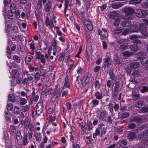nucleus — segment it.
I'll list each match as a JSON object with an SVG mask.
<instances>
[{"instance_id": "f257e3e1", "label": "nucleus", "mask_w": 148, "mask_h": 148, "mask_svg": "<svg viewBox=\"0 0 148 148\" xmlns=\"http://www.w3.org/2000/svg\"><path fill=\"white\" fill-rule=\"evenodd\" d=\"M121 25L123 27H127L131 25L130 29H127L122 31V34L124 35H126L130 32H138V31L142 29L141 27L143 28V30L141 31V33L143 36V38H146L147 36V33L145 27H143V24H140L138 23H134L133 24L131 25L130 22L129 21H123L121 23Z\"/></svg>"}, {"instance_id": "f03ea898", "label": "nucleus", "mask_w": 148, "mask_h": 148, "mask_svg": "<svg viewBox=\"0 0 148 148\" xmlns=\"http://www.w3.org/2000/svg\"><path fill=\"white\" fill-rule=\"evenodd\" d=\"M20 124L22 125H23L25 128L26 129L28 128L30 131H32L34 130V126L32 124L29 123V119L28 117H26L24 121L21 120Z\"/></svg>"}, {"instance_id": "7ed1b4c3", "label": "nucleus", "mask_w": 148, "mask_h": 148, "mask_svg": "<svg viewBox=\"0 0 148 148\" xmlns=\"http://www.w3.org/2000/svg\"><path fill=\"white\" fill-rule=\"evenodd\" d=\"M123 12L126 14L125 17V21L126 19H127L130 18L129 16V15L134 14L135 12L134 10L132 8L129 7H125L123 9Z\"/></svg>"}, {"instance_id": "20e7f679", "label": "nucleus", "mask_w": 148, "mask_h": 148, "mask_svg": "<svg viewBox=\"0 0 148 148\" xmlns=\"http://www.w3.org/2000/svg\"><path fill=\"white\" fill-rule=\"evenodd\" d=\"M109 17L114 20V25L115 26L118 25L120 23L119 18V14L116 12H110L109 14Z\"/></svg>"}, {"instance_id": "39448f33", "label": "nucleus", "mask_w": 148, "mask_h": 148, "mask_svg": "<svg viewBox=\"0 0 148 148\" xmlns=\"http://www.w3.org/2000/svg\"><path fill=\"white\" fill-rule=\"evenodd\" d=\"M6 31L7 34L12 32L16 33L18 32V29L16 26H14L11 27L10 25H8L7 26Z\"/></svg>"}, {"instance_id": "423d86ee", "label": "nucleus", "mask_w": 148, "mask_h": 148, "mask_svg": "<svg viewBox=\"0 0 148 148\" xmlns=\"http://www.w3.org/2000/svg\"><path fill=\"white\" fill-rule=\"evenodd\" d=\"M102 31L99 30L98 31V34L100 35L101 39L104 40L108 36L107 30L105 28H102Z\"/></svg>"}, {"instance_id": "0eeeda50", "label": "nucleus", "mask_w": 148, "mask_h": 148, "mask_svg": "<svg viewBox=\"0 0 148 148\" xmlns=\"http://www.w3.org/2000/svg\"><path fill=\"white\" fill-rule=\"evenodd\" d=\"M43 108L42 103L41 102H38L36 106V113L39 114L41 113L42 111Z\"/></svg>"}, {"instance_id": "6e6552de", "label": "nucleus", "mask_w": 148, "mask_h": 148, "mask_svg": "<svg viewBox=\"0 0 148 148\" xmlns=\"http://www.w3.org/2000/svg\"><path fill=\"white\" fill-rule=\"evenodd\" d=\"M36 58L37 59H40L41 62L43 64H44L45 63V58L44 56L41 54L39 52H37L36 53Z\"/></svg>"}, {"instance_id": "1a4fd4ad", "label": "nucleus", "mask_w": 148, "mask_h": 148, "mask_svg": "<svg viewBox=\"0 0 148 148\" xmlns=\"http://www.w3.org/2000/svg\"><path fill=\"white\" fill-rule=\"evenodd\" d=\"M84 23L88 30L90 31L92 30V25L90 21L87 20L85 19L84 21Z\"/></svg>"}, {"instance_id": "9d476101", "label": "nucleus", "mask_w": 148, "mask_h": 148, "mask_svg": "<svg viewBox=\"0 0 148 148\" xmlns=\"http://www.w3.org/2000/svg\"><path fill=\"white\" fill-rule=\"evenodd\" d=\"M10 1L11 0H4V8H3L2 12L5 16L6 14H5L6 12V9H8V7L7 6V5L8 3H10ZM8 8H10L9 7Z\"/></svg>"}, {"instance_id": "9b49d317", "label": "nucleus", "mask_w": 148, "mask_h": 148, "mask_svg": "<svg viewBox=\"0 0 148 148\" xmlns=\"http://www.w3.org/2000/svg\"><path fill=\"white\" fill-rule=\"evenodd\" d=\"M139 64L137 62H132L130 64V69H127V71L128 72H130L131 71L132 69L137 68L139 67Z\"/></svg>"}, {"instance_id": "f8f14e48", "label": "nucleus", "mask_w": 148, "mask_h": 148, "mask_svg": "<svg viewBox=\"0 0 148 148\" xmlns=\"http://www.w3.org/2000/svg\"><path fill=\"white\" fill-rule=\"evenodd\" d=\"M135 12H136V15L137 16L142 18L145 17V14L144 13L143 11L141 9H136Z\"/></svg>"}, {"instance_id": "ddd939ff", "label": "nucleus", "mask_w": 148, "mask_h": 148, "mask_svg": "<svg viewBox=\"0 0 148 148\" xmlns=\"http://www.w3.org/2000/svg\"><path fill=\"white\" fill-rule=\"evenodd\" d=\"M140 138V139H142L143 141H146L148 140V130H146L143 132L141 135Z\"/></svg>"}, {"instance_id": "4468645a", "label": "nucleus", "mask_w": 148, "mask_h": 148, "mask_svg": "<svg viewBox=\"0 0 148 148\" xmlns=\"http://www.w3.org/2000/svg\"><path fill=\"white\" fill-rule=\"evenodd\" d=\"M124 4V2H115L112 4V7L113 8L117 9L122 6Z\"/></svg>"}, {"instance_id": "2eb2a0df", "label": "nucleus", "mask_w": 148, "mask_h": 148, "mask_svg": "<svg viewBox=\"0 0 148 148\" xmlns=\"http://www.w3.org/2000/svg\"><path fill=\"white\" fill-rule=\"evenodd\" d=\"M90 80V78L88 76L84 77L81 80V82L83 86H85L88 82Z\"/></svg>"}, {"instance_id": "dca6fc26", "label": "nucleus", "mask_w": 148, "mask_h": 148, "mask_svg": "<svg viewBox=\"0 0 148 148\" xmlns=\"http://www.w3.org/2000/svg\"><path fill=\"white\" fill-rule=\"evenodd\" d=\"M146 56V53L143 52H140L136 54L137 58L140 61Z\"/></svg>"}, {"instance_id": "f3484780", "label": "nucleus", "mask_w": 148, "mask_h": 148, "mask_svg": "<svg viewBox=\"0 0 148 148\" xmlns=\"http://www.w3.org/2000/svg\"><path fill=\"white\" fill-rule=\"evenodd\" d=\"M107 114V112L105 110H103L98 114L97 116L100 119H103Z\"/></svg>"}, {"instance_id": "a211bd4d", "label": "nucleus", "mask_w": 148, "mask_h": 148, "mask_svg": "<svg viewBox=\"0 0 148 148\" xmlns=\"http://www.w3.org/2000/svg\"><path fill=\"white\" fill-rule=\"evenodd\" d=\"M140 48V47L138 46L136 44L131 45L130 46V49L133 51H136L138 50Z\"/></svg>"}, {"instance_id": "6ab92c4d", "label": "nucleus", "mask_w": 148, "mask_h": 148, "mask_svg": "<svg viewBox=\"0 0 148 148\" xmlns=\"http://www.w3.org/2000/svg\"><path fill=\"white\" fill-rule=\"evenodd\" d=\"M40 47L41 49L45 50L47 47V46L46 43L44 40H42L40 43Z\"/></svg>"}, {"instance_id": "aec40b11", "label": "nucleus", "mask_w": 148, "mask_h": 148, "mask_svg": "<svg viewBox=\"0 0 148 148\" xmlns=\"http://www.w3.org/2000/svg\"><path fill=\"white\" fill-rule=\"evenodd\" d=\"M51 2L48 1L45 6V9L46 12H48L50 11L51 7Z\"/></svg>"}, {"instance_id": "412c9836", "label": "nucleus", "mask_w": 148, "mask_h": 148, "mask_svg": "<svg viewBox=\"0 0 148 148\" xmlns=\"http://www.w3.org/2000/svg\"><path fill=\"white\" fill-rule=\"evenodd\" d=\"M22 143L24 146H25L28 143L27 140V134L25 133L23 136V138L22 140Z\"/></svg>"}, {"instance_id": "4be33fe9", "label": "nucleus", "mask_w": 148, "mask_h": 148, "mask_svg": "<svg viewBox=\"0 0 148 148\" xmlns=\"http://www.w3.org/2000/svg\"><path fill=\"white\" fill-rule=\"evenodd\" d=\"M110 60V58L109 57H107L104 58V66L106 67V66H108L110 64L109 62Z\"/></svg>"}, {"instance_id": "5701e85b", "label": "nucleus", "mask_w": 148, "mask_h": 148, "mask_svg": "<svg viewBox=\"0 0 148 148\" xmlns=\"http://www.w3.org/2000/svg\"><path fill=\"white\" fill-rule=\"evenodd\" d=\"M53 55L55 56L56 53L59 52L60 50L61 49L60 47L56 46L53 47Z\"/></svg>"}, {"instance_id": "b1692460", "label": "nucleus", "mask_w": 148, "mask_h": 148, "mask_svg": "<svg viewBox=\"0 0 148 148\" xmlns=\"http://www.w3.org/2000/svg\"><path fill=\"white\" fill-rule=\"evenodd\" d=\"M141 64L143 65L146 66L148 65V57L146 56L145 58L140 61Z\"/></svg>"}, {"instance_id": "393cba45", "label": "nucleus", "mask_w": 148, "mask_h": 148, "mask_svg": "<svg viewBox=\"0 0 148 148\" xmlns=\"http://www.w3.org/2000/svg\"><path fill=\"white\" fill-rule=\"evenodd\" d=\"M132 97L133 100H138L139 98L140 95L138 92H134L132 93Z\"/></svg>"}, {"instance_id": "a878e982", "label": "nucleus", "mask_w": 148, "mask_h": 148, "mask_svg": "<svg viewBox=\"0 0 148 148\" xmlns=\"http://www.w3.org/2000/svg\"><path fill=\"white\" fill-rule=\"evenodd\" d=\"M34 136L36 139V140L38 142H40L41 140V136L39 133H35Z\"/></svg>"}, {"instance_id": "bb28decb", "label": "nucleus", "mask_w": 148, "mask_h": 148, "mask_svg": "<svg viewBox=\"0 0 148 148\" xmlns=\"http://www.w3.org/2000/svg\"><path fill=\"white\" fill-rule=\"evenodd\" d=\"M135 134L133 132H132L129 133L128 134L127 138L130 140H132L135 139Z\"/></svg>"}, {"instance_id": "cd10ccee", "label": "nucleus", "mask_w": 148, "mask_h": 148, "mask_svg": "<svg viewBox=\"0 0 148 148\" xmlns=\"http://www.w3.org/2000/svg\"><path fill=\"white\" fill-rule=\"evenodd\" d=\"M133 54L131 52H129L127 51H124L122 53V55L124 57H128Z\"/></svg>"}, {"instance_id": "c85d7f7f", "label": "nucleus", "mask_w": 148, "mask_h": 148, "mask_svg": "<svg viewBox=\"0 0 148 148\" xmlns=\"http://www.w3.org/2000/svg\"><path fill=\"white\" fill-rule=\"evenodd\" d=\"M14 13L9 10H8L6 15L8 18L10 19H12L13 17V13Z\"/></svg>"}, {"instance_id": "c756f323", "label": "nucleus", "mask_w": 148, "mask_h": 148, "mask_svg": "<svg viewBox=\"0 0 148 148\" xmlns=\"http://www.w3.org/2000/svg\"><path fill=\"white\" fill-rule=\"evenodd\" d=\"M18 73L17 71L16 70H13L12 71V77L13 79L14 80H15V78L17 77V75L18 74Z\"/></svg>"}, {"instance_id": "7c9ffc66", "label": "nucleus", "mask_w": 148, "mask_h": 148, "mask_svg": "<svg viewBox=\"0 0 148 148\" xmlns=\"http://www.w3.org/2000/svg\"><path fill=\"white\" fill-rule=\"evenodd\" d=\"M144 104V102L143 101H138L135 105L136 107L140 108Z\"/></svg>"}, {"instance_id": "2f4dec72", "label": "nucleus", "mask_w": 148, "mask_h": 148, "mask_svg": "<svg viewBox=\"0 0 148 148\" xmlns=\"http://www.w3.org/2000/svg\"><path fill=\"white\" fill-rule=\"evenodd\" d=\"M122 29L119 27H116L114 29L113 32L114 34H116L121 32L122 31Z\"/></svg>"}, {"instance_id": "473e14b6", "label": "nucleus", "mask_w": 148, "mask_h": 148, "mask_svg": "<svg viewBox=\"0 0 148 148\" xmlns=\"http://www.w3.org/2000/svg\"><path fill=\"white\" fill-rule=\"evenodd\" d=\"M141 0H131L129 1V3L130 4H137L140 3Z\"/></svg>"}, {"instance_id": "72a5a7b5", "label": "nucleus", "mask_w": 148, "mask_h": 148, "mask_svg": "<svg viewBox=\"0 0 148 148\" xmlns=\"http://www.w3.org/2000/svg\"><path fill=\"white\" fill-rule=\"evenodd\" d=\"M56 120V117L54 115H50L49 116V121L50 123H52Z\"/></svg>"}, {"instance_id": "f704fd0d", "label": "nucleus", "mask_w": 148, "mask_h": 148, "mask_svg": "<svg viewBox=\"0 0 148 148\" xmlns=\"http://www.w3.org/2000/svg\"><path fill=\"white\" fill-rule=\"evenodd\" d=\"M10 11L13 12H15L16 11V6L15 4H12L10 6Z\"/></svg>"}, {"instance_id": "c9c22d12", "label": "nucleus", "mask_w": 148, "mask_h": 148, "mask_svg": "<svg viewBox=\"0 0 148 148\" xmlns=\"http://www.w3.org/2000/svg\"><path fill=\"white\" fill-rule=\"evenodd\" d=\"M5 116L6 119L8 121H9L10 119V114L8 112H5Z\"/></svg>"}, {"instance_id": "e433bc0d", "label": "nucleus", "mask_w": 148, "mask_h": 148, "mask_svg": "<svg viewBox=\"0 0 148 148\" xmlns=\"http://www.w3.org/2000/svg\"><path fill=\"white\" fill-rule=\"evenodd\" d=\"M100 134V130L98 129H97L95 132L93 134V137L94 138H95L97 135H99Z\"/></svg>"}, {"instance_id": "4c0bfd02", "label": "nucleus", "mask_w": 148, "mask_h": 148, "mask_svg": "<svg viewBox=\"0 0 148 148\" xmlns=\"http://www.w3.org/2000/svg\"><path fill=\"white\" fill-rule=\"evenodd\" d=\"M16 139L17 140H21L22 139V137L21 133L20 132H18L16 135Z\"/></svg>"}, {"instance_id": "58836bf2", "label": "nucleus", "mask_w": 148, "mask_h": 148, "mask_svg": "<svg viewBox=\"0 0 148 148\" xmlns=\"http://www.w3.org/2000/svg\"><path fill=\"white\" fill-rule=\"evenodd\" d=\"M53 92V90L51 88H50L47 89L45 92V95H46L51 94Z\"/></svg>"}, {"instance_id": "ea45409f", "label": "nucleus", "mask_w": 148, "mask_h": 148, "mask_svg": "<svg viewBox=\"0 0 148 148\" xmlns=\"http://www.w3.org/2000/svg\"><path fill=\"white\" fill-rule=\"evenodd\" d=\"M148 91V87L145 86H143L141 89L140 92H141L143 93Z\"/></svg>"}, {"instance_id": "a19ab883", "label": "nucleus", "mask_w": 148, "mask_h": 148, "mask_svg": "<svg viewBox=\"0 0 148 148\" xmlns=\"http://www.w3.org/2000/svg\"><path fill=\"white\" fill-rule=\"evenodd\" d=\"M40 72L41 74H46L47 73V71L44 69L43 68L42 66H41L40 67Z\"/></svg>"}, {"instance_id": "79ce46f5", "label": "nucleus", "mask_w": 148, "mask_h": 148, "mask_svg": "<svg viewBox=\"0 0 148 148\" xmlns=\"http://www.w3.org/2000/svg\"><path fill=\"white\" fill-rule=\"evenodd\" d=\"M8 99L10 101H14L15 100L14 97L12 94H10L9 95Z\"/></svg>"}, {"instance_id": "37998d69", "label": "nucleus", "mask_w": 148, "mask_h": 148, "mask_svg": "<svg viewBox=\"0 0 148 148\" xmlns=\"http://www.w3.org/2000/svg\"><path fill=\"white\" fill-rule=\"evenodd\" d=\"M33 58V57L31 55H28L25 58V61L27 62H30L32 59Z\"/></svg>"}, {"instance_id": "c03bdc74", "label": "nucleus", "mask_w": 148, "mask_h": 148, "mask_svg": "<svg viewBox=\"0 0 148 148\" xmlns=\"http://www.w3.org/2000/svg\"><path fill=\"white\" fill-rule=\"evenodd\" d=\"M14 112L15 114H19L20 113V110L19 107L17 106L15 107L14 109Z\"/></svg>"}, {"instance_id": "a18cd8bd", "label": "nucleus", "mask_w": 148, "mask_h": 148, "mask_svg": "<svg viewBox=\"0 0 148 148\" xmlns=\"http://www.w3.org/2000/svg\"><path fill=\"white\" fill-rule=\"evenodd\" d=\"M95 96L96 98L99 99H100L102 98V94L99 92H97L95 93Z\"/></svg>"}, {"instance_id": "49530a36", "label": "nucleus", "mask_w": 148, "mask_h": 148, "mask_svg": "<svg viewBox=\"0 0 148 148\" xmlns=\"http://www.w3.org/2000/svg\"><path fill=\"white\" fill-rule=\"evenodd\" d=\"M14 60L18 63L20 62V58L19 57L17 56H14L13 57Z\"/></svg>"}, {"instance_id": "de8ad7c7", "label": "nucleus", "mask_w": 148, "mask_h": 148, "mask_svg": "<svg viewBox=\"0 0 148 148\" xmlns=\"http://www.w3.org/2000/svg\"><path fill=\"white\" fill-rule=\"evenodd\" d=\"M128 45L127 43H125L120 46V48L122 50L127 49L128 47Z\"/></svg>"}, {"instance_id": "09e8293b", "label": "nucleus", "mask_w": 148, "mask_h": 148, "mask_svg": "<svg viewBox=\"0 0 148 148\" xmlns=\"http://www.w3.org/2000/svg\"><path fill=\"white\" fill-rule=\"evenodd\" d=\"M34 78L37 81H38L40 79V75L38 72H36L34 75Z\"/></svg>"}, {"instance_id": "8fccbe9b", "label": "nucleus", "mask_w": 148, "mask_h": 148, "mask_svg": "<svg viewBox=\"0 0 148 148\" xmlns=\"http://www.w3.org/2000/svg\"><path fill=\"white\" fill-rule=\"evenodd\" d=\"M29 109V107L27 105L23 106H22V110L23 112H27L28 110Z\"/></svg>"}, {"instance_id": "3c124183", "label": "nucleus", "mask_w": 148, "mask_h": 148, "mask_svg": "<svg viewBox=\"0 0 148 148\" xmlns=\"http://www.w3.org/2000/svg\"><path fill=\"white\" fill-rule=\"evenodd\" d=\"M51 51V48H50L48 49V53L45 54V58H48L50 56Z\"/></svg>"}, {"instance_id": "603ef678", "label": "nucleus", "mask_w": 148, "mask_h": 148, "mask_svg": "<svg viewBox=\"0 0 148 148\" xmlns=\"http://www.w3.org/2000/svg\"><path fill=\"white\" fill-rule=\"evenodd\" d=\"M67 106V109L68 112H70L71 111V104L69 102L66 103Z\"/></svg>"}, {"instance_id": "864d4df0", "label": "nucleus", "mask_w": 148, "mask_h": 148, "mask_svg": "<svg viewBox=\"0 0 148 148\" xmlns=\"http://www.w3.org/2000/svg\"><path fill=\"white\" fill-rule=\"evenodd\" d=\"M27 102L26 99L24 98H21L20 101V103L21 105H23Z\"/></svg>"}, {"instance_id": "5fc2aeb1", "label": "nucleus", "mask_w": 148, "mask_h": 148, "mask_svg": "<svg viewBox=\"0 0 148 148\" xmlns=\"http://www.w3.org/2000/svg\"><path fill=\"white\" fill-rule=\"evenodd\" d=\"M129 116V114L127 112H124L122 114L121 117L122 118L124 119L128 117Z\"/></svg>"}, {"instance_id": "6e6d98bb", "label": "nucleus", "mask_w": 148, "mask_h": 148, "mask_svg": "<svg viewBox=\"0 0 148 148\" xmlns=\"http://www.w3.org/2000/svg\"><path fill=\"white\" fill-rule=\"evenodd\" d=\"M127 140H122L119 143L120 145L121 146H123L124 145H125L127 143Z\"/></svg>"}, {"instance_id": "4d7b16f0", "label": "nucleus", "mask_w": 148, "mask_h": 148, "mask_svg": "<svg viewBox=\"0 0 148 148\" xmlns=\"http://www.w3.org/2000/svg\"><path fill=\"white\" fill-rule=\"evenodd\" d=\"M108 108L109 110L111 112H112L113 110L112 104L111 103H110L108 105Z\"/></svg>"}, {"instance_id": "13d9d810", "label": "nucleus", "mask_w": 148, "mask_h": 148, "mask_svg": "<svg viewBox=\"0 0 148 148\" xmlns=\"http://www.w3.org/2000/svg\"><path fill=\"white\" fill-rule=\"evenodd\" d=\"M141 110L142 112H148V106L144 107L141 109Z\"/></svg>"}, {"instance_id": "bf43d9fd", "label": "nucleus", "mask_w": 148, "mask_h": 148, "mask_svg": "<svg viewBox=\"0 0 148 148\" xmlns=\"http://www.w3.org/2000/svg\"><path fill=\"white\" fill-rule=\"evenodd\" d=\"M87 126L88 127V130H90L92 129V123L90 121L87 122Z\"/></svg>"}, {"instance_id": "052dcab7", "label": "nucleus", "mask_w": 148, "mask_h": 148, "mask_svg": "<svg viewBox=\"0 0 148 148\" xmlns=\"http://www.w3.org/2000/svg\"><path fill=\"white\" fill-rule=\"evenodd\" d=\"M99 102V101L97 100L96 99L93 100L92 101V103L93 104V106L95 107L98 104Z\"/></svg>"}, {"instance_id": "680f3d73", "label": "nucleus", "mask_w": 148, "mask_h": 148, "mask_svg": "<svg viewBox=\"0 0 148 148\" xmlns=\"http://www.w3.org/2000/svg\"><path fill=\"white\" fill-rule=\"evenodd\" d=\"M12 107V105L11 103H8L7 105V108L8 110H11Z\"/></svg>"}, {"instance_id": "e2e57ef3", "label": "nucleus", "mask_w": 148, "mask_h": 148, "mask_svg": "<svg viewBox=\"0 0 148 148\" xmlns=\"http://www.w3.org/2000/svg\"><path fill=\"white\" fill-rule=\"evenodd\" d=\"M31 7V4L29 3H27L26 5H25V8L26 10H29Z\"/></svg>"}, {"instance_id": "0e129e2a", "label": "nucleus", "mask_w": 148, "mask_h": 148, "mask_svg": "<svg viewBox=\"0 0 148 148\" xmlns=\"http://www.w3.org/2000/svg\"><path fill=\"white\" fill-rule=\"evenodd\" d=\"M86 128L85 127H84L81 128V132L82 134H84L86 132Z\"/></svg>"}, {"instance_id": "69168bd1", "label": "nucleus", "mask_w": 148, "mask_h": 148, "mask_svg": "<svg viewBox=\"0 0 148 148\" xmlns=\"http://www.w3.org/2000/svg\"><path fill=\"white\" fill-rule=\"evenodd\" d=\"M130 38L131 40H133L138 38V36L136 35H132L129 37Z\"/></svg>"}, {"instance_id": "338daca9", "label": "nucleus", "mask_w": 148, "mask_h": 148, "mask_svg": "<svg viewBox=\"0 0 148 148\" xmlns=\"http://www.w3.org/2000/svg\"><path fill=\"white\" fill-rule=\"evenodd\" d=\"M30 48L32 50H34L35 49L34 46V43L33 42H32L29 45Z\"/></svg>"}, {"instance_id": "774afa93", "label": "nucleus", "mask_w": 148, "mask_h": 148, "mask_svg": "<svg viewBox=\"0 0 148 148\" xmlns=\"http://www.w3.org/2000/svg\"><path fill=\"white\" fill-rule=\"evenodd\" d=\"M142 6L144 8H148V2H144L141 4Z\"/></svg>"}]
</instances>
